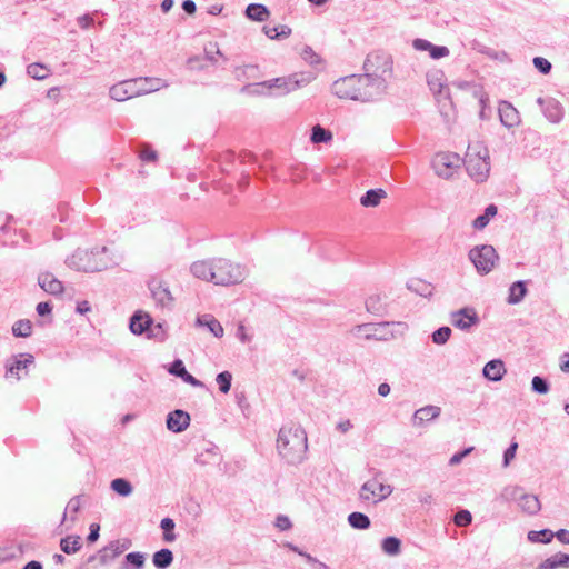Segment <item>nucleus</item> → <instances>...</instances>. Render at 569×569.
<instances>
[{"mask_svg":"<svg viewBox=\"0 0 569 569\" xmlns=\"http://www.w3.org/2000/svg\"><path fill=\"white\" fill-rule=\"evenodd\" d=\"M190 271L196 278L217 286L240 283L248 274L244 266L224 258L196 261L191 264Z\"/></svg>","mask_w":569,"mask_h":569,"instance_id":"obj_1","label":"nucleus"},{"mask_svg":"<svg viewBox=\"0 0 569 569\" xmlns=\"http://www.w3.org/2000/svg\"><path fill=\"white\" fill-rule=\"evenodd\" d=\"M332 92L340 99L367 102L382 96L383 86L382 82L370 84V78L363 74H351L335 81Z\"/></svg>","mask_w":569,"mask_h":569,"instance_id":"obj_2","label":"nucleus"},{"mask_svg":"<svg viewBox=\"0 0 569 569\" xmlns=\"http://www.w3.org/2000/svg\"><path fill=\"white\" fill-rule=\"evenodd\" d=\"M279 455L289 463L302 461L307 451V435L300 427L283 426L277 439Z\"/></svg>","mask_w":569,"mask_h":569,"instance_id":"obj_3","label":"nucleus"},{"mask_svg":"<svg viewBox=\"0 0 569 569\" xmlns=\"http://www.w3.org/2000/svg\"><path fill=\"white\" fill-rule=\"evenodd\" d=\"M463 163L468 176L476 182L488 180L491 169L489 150L482 141L476 140L468 144Z\"/></svg>","mask_w":569,"mask_h":569,"instance_id":"obj_4","label":"nucleus"},{"mask_svg":"<svg viewBox=\"0 0 569 569\" xmlns=\"http://www.w3.org/2000/svg\"><path fill=\"white\" fill-rule=\"evenodd\" d=\"M392 57L385 51L370 52L363 62V76L370 78V84L382 82L383 93L388 87V80L393 72Z\"/></svg>","mask_w":569,"mask_h":569,"instance_id":"obj_5","label":"nucleus"},{"mask_svg":"<svg viewBox=\"0 0 569 569\" xmlns=\"http://www.w3.org/2000/svg\"><path fill=\"white\" fill-rule=\"evenodd\" d=\"M116 262L108 256L106 247L96 250H77L69 258V266L83 272H97L104 270Z\"/></svg>","mask_w":569,"mask_h":569,"instance_id":"obj_6","label":"nucleus"},{"mask_svg":"<svg viewBox=\"0 0 569 569\" xmlns=\"http://www.w3.org/2000/svg\"><path fill=\"white\" fill-rule=\"evenodd\" d=\"M315 74L311 72H296L287 77H279L271 80L262 81L267 90H278L279 94H288L302 87L309 84L313 79Z\"/></svg>","mask_w":569,"mask_h":569,"instance_id":"obj_7","label":"nucleus"},{"mask_svg":"<svg viewBox=\"0 0 569 569\" xmlns=\"http://www.w3.org/2000/svg\"><path fill=\"white\" fill-rule=\"evenodd\" d=\"M461 158L455 152H438L431 161L435 173L442 179H450L460 168Z\"/></svg>","mask_w":569,"mask_h":569,"instance_id":"obj_8","label":"nucleus"},{"mask_svg":"<svg viewBox=\"0 0 569 569\" xmlns=\"http://www.w3.org/2000/svg\"><path fill=\"white\" fill-rule=\"evenodd\" d=\"M469 258L479 273L487 274L495 267L498 254L492 246L483 244L471 249Z\"/></svg>","mask_w":569,"mask_h":569,"instance_id":"obj_9","label":"nucleus"},{"mask_svg":"<svg viewBox=\"0 0 569 569\" xmlns=\"http://www.w3.org/2000/svg\"><path fill=\"white\" fill-rule=\"evenodd\" d=\"M502 496L506 499L519 500V507L523 512L528 515H536L541 509L538 497L535 495L525 493L522 488L518 486L505 488Z\"/></svg>","mask_w":569,"mask_h":569,"instance_id":"obj_10","label":"nucleus"},{"mask_svg":"<svg viewBox=\"0 0 569 569\" xmlns=\"http://www.w3.org/2000/svg\"><path fill=\"white\" fill-rule=\"evenodd\" d=\"M392 491L393 489L390 485H386L375 477L361 486L359 497L362 501H372L373 503H377L387 499Z\"/></svg>","mask_w":569,"mask_h":569,"instance_id":"obj_11","label":"nucleus"},{"mask_svg":"<svg viewBox=\"0 0 569 569\" xmlns=\"http://www.w3.org/2000/svg\"><path fill=\"white\" fill-rule=\"evenodd\" d=\"M133 83H136V94L137 97H141L151 92H156L162 88H167L168 83L166 80L157 77H139L133 78Z\"/></svg>","mask_w":569,"mask_h":569,"instance_id":"obj_12","label":"nucleus"},{"mask_svg":"<svg viewBox=\"0 0 569 569\" xmlns=\"http://www.w3.org/2000/svg\"><path fill=\"white\" fill-rule=\"evenodd\" d=\"M134 87L133 79L119 81L110 87L109 96L118 102L127 101L137 97Z\"/></svg>","mask_w":569,"mask_h":569,"instance_id":"obj_13","label":"nucleus"},{"mask_svg":"<svg viewBox=\"0 0 569 569\" xmlns=\"http://www.w3.org/2000/svg\"><path fill=\"white\" fill-rule=\"evenodd\" d=\"M478 322V315L472 308H462L451 313V323L461 330H467Z\"/></svg>","mask_w":569,"mask_h":569,"instance_id":"obj_14","label":"nucleus"},{"mask_svg":"<svg viewBox=\"0 0 569 569\" xmlns=\"http://www.w3.org/2000/svg\"><path fill=\"white\" fill-rule=\"evenodd\" d=\"M149 288L152 298L159 306L164 308L170 307L172 305L173 297L171 295V291L169 290V287L163 281L153 279L150 281Z\"/></svg>","mask_w":569,"mask_h":569,"instance_id":"obj_15","label":"nucleus"},{"mask_svg":"<svg viewBox=\"0 0 569 569\" xmlns=\"http://www.w3.org/2000/svg\"><path fill=\"white\" fill-rule=\"evenodd\" d=\"M190 425V416L183 410H174L167 417V428L173 432H181Z\"/></svg>","mask_w":569,"mask_h":569,"instance_id":"obj_16","label":"nucleus"},{"mask_svg":"<svg viewBox=\"0 0 569 569\" xmlns=\"http://www.w3.org/2000/svg\"><path fill=\"white\" fill-rule=\"evenodd\" d=\"M498 110L500 121L505 127L513 128L520 123L519 113L510 102L501 101Z\"/></svg>","mask_w":569,"mask_h":569,"instance_id":"obj_17","label":"nucleus"},{"mask_svg":"<svg viewBox=\"0 0 569 569\" xmlns=\"http://www.w3.org/2000/svg\"><path fill=\"white\" fill-rule=\"evenodd\" d=\"M507 369L505 363L500 359L490 360L482 369V373L486 379L490 381H500L506 375Z\"/></svg>","mask_w":569,"mask_h":569,"instance_id":"obj_18","label":"nucleus"},{"mask_svg":"<svg viewBox=\"0 0 569 569\" xmlns=\"http://www.w3.org/2000/svg\"><path fill=\"white\" fill-rule=\"evenodd\" d=\"M427 82L430 88V90L433 92V94L440 100L441 98H448L449 93L448 90L443 92L446 89L443 73L440 71H436L433 73L428 74Z\"/></svg>","mask_w":569,"mask_h":569,"instance_id":"obj_19","label":"nucleus"},{"mask_svg":"<svg viewBox=\"0 0 569 569\" xmlns=\"http://www.w3.org/2000/svg\"><path fill=\"white\" fill-rule=\"evenodd\" d=\"M169 372L173 376L180 377L184 382L190 383L193 387L203 386V383L200 380L196 379L186 370L184 365L180 359H177L171 363Z\"/></svg>","mask_w":569,"mask_h":569,"instance_id":"obj_20","label":"nucleus"},{"mask_svg":"<svg viewBox=\"0 0 569 569\" xmlns=\"http://www.w3.org/2000/svg\"><path fill=\"white\" fill-rule=\"evenodd\" d=\"M39 286L51 295H59L63 291V284L51 273H41L38 278Z\"/></svg>","mask_w":569,"mask_h":569,"instance_id":"obj_21","label":"nucleus"},{"mask_svg":"<svg viewBox=\"0 0 569 569\" xmlns=\"http://www.w3.org/2000/svg\"><path fill=\"white\" fill-rule=\"evenodd\" d=\"M569 568V555L557 552L538 565V569Z\"/></svg>","mask_w":569,"mask_h":569,"instance_id":"obj_22","label":"nucleus"},{"mask_svg":"<svg viewBox=\"0 0 569 569\" xmlns=\"http://www.w3.org/2000/svg\"><path fill=\"white\" fill-rule=\"evenodd\" d=\"M196 325L198 327H207L208 330L217 338H221L223 336V327L211 315H203L198 317L196 320Z\"/></svg>","mask_w":569,"mask_h":569,"instance_id":"obj_23","label":"nucleus"},{"mask_svg":"<svg viewBox=\"0 0 569 569\" xmlns=\"http://www.w3.org/2000/svg\"><path fill=\"white\" fill-rule=\"evenodd\" d=\"M19 357L23 359L16 358L12 365L7 366V377L14 376L17 379H20L19 371L27 369L29 365L33 363V356L30 353H21Z\"/></svg>","mask_w":569,"mask_h":569,"instance_id":"obj_24","label":"nucleus"},{"mask_svg":"<svg viewBox=\"0 0 569 569\" xmlns=\"http://www.w3.org/2000/svg\"><path fill=\"white\" fill-rule=\"evenodd\" d=\"M387 197L383 189H370L361 198L360 203L366 208H375Z\"/></svg>","mask_w":569,"mask_h":569,"instance_id":"obj_25","label":"nucleus"},{"mask_svg":"<svg viewBox=\"0 0 569 569\" xmlns=\"http://www.w3.org/2000/svg\"><path fill=\"white\" fill-rule=\"evenodd\" d=\"M440 408L437 406H426L415 412L413 421L416 425H422L426 421L436 419L440 415Z\"/></svg>","mask_w":569,"mask_h":569,"instance_id":"obj_26","label":"nucleus"},{"mask_svg":"<svg viewBox=\"0 0 569 569\" xmlns=\"http://www.w3.org/2000/svg\"><path fill=\"white\" fill-rule=\"evenodd\" d=\"M246 14L249 19L253 21L262 22L269 18L270 12L263 4L251 3L247 7Z\"/></svg>","mask_w":569,"mask_h":569,"instance_id":"obj_27","label":"nucleus"},{"mask_svg":"<svg viewBox=\"0 0 569 569\" xmlns=\"http://www.w3.org/2000/svg\"><path fill=\"white\" fill-rule=\"evenodd\" d=\"M151 323V319L148 315H141L137 312L133 315L130 321V330L134 335H141L144 332Z\"/></svg>","mask_w":569,"mask_h":569,"instance_id":"obj_28","label":"nucleus"},{"mask_svg":"<svg viewBox=\"0 0 569 569\" xmlns=\"http://www.w3.org/2000/svg\"><path fill=\"white\" fill-rule=\"evenodd\" d=\"M124 550V546H120L119 541H113L99 552L100 561L106 563L120 556Z\"/></svg>","mask_w":569,"mask_h":569,"instance_id":"obj_29","label":"nucleus"},{"mask_svg":"<svg viewBox=\"0 0 569 569\" xmlns=\"http://www.w3.org/2000/svg\"><path fill=\"white\" fill-rule=\"evenodd\" d=\"M173 561V555L172 551L169 549H161L157 552H154L152 557V562L154 567L158 569H166L168 568Z\"/></svg>","mask_w":569,"mask_h":569,"instance_id":"obj_30","label":"nucleus"},{"mask_svg":"<svg viewBox=\"0 0 569 569\" xmlns=\"http://www.w3.org/2000/svg\"><path fill=\"white\" fill-rule=\"evenodd\" d=\"M527 293V288L523 281H516L509 289L508 302L511 305L519 303Z\"/></svg>","mask_w":569,"mask_h":569,"instance_id":"obj_31","label":"nucleus"},{"mask_svg":"<svg viewBox=\"0 0 569 569\" xmlns=\"http://www.w3.org/2000/svg\"><path fill=\"white\" fill-rule=\"evenodd\" d=\"M82 546L80 536H68L60 541L61 550L68 555L76 553Z\"/></svg>","mask_w":569,"mask_h":569,"instance_id":"obj_32","label":"nucleus"},{"mask_svg":"<svg viewBox=\"0 0 569 569\" xmlns=\"http://www.w3.org/2000/svg\"><path fill=\"white\" fill-rule=\"evenodd\" d=\"M349 525L355 529H368L370 527V519L362 512H352L348 516Z\"/></svg>","mask_w":569,"mask_h":569,"instance_id":"obj_33","label":"nucleus"},{"mask_svg":"<svg viewBox=\"0 0 569 569\" xmlns=\"http://www.w3.org/2000/svg\"><path fill=\"white\" fill-rule=\"evenodd\" d=\"M110 487L114 492L122 497H128L133 491L131 483L123 478L113 479L110 483Z\"/></svg>","mask_w":569,"mask_h":569,"instance_id":"obj_34","label":"nucleus"},{"mask_svg":"<svg viewBox=\"0 0 569 569\" xmlns=\"http://www.w3.org/2000/svg\"><path fill=\"white\" fill-rule=\"evenodd\" d=\"M497 214V207L495 204H489L486 210H485V213L479 216L478 218L475 219L473 221V227L476 229H483L490 221V219L492 217H495Z\"/></svg>","mask_w":569,"mask_h":569,"instance_id":"obj_35","label":"nucleus"},{"mask_svg":"<svg viewBox=\"0 0 569 569\" xmlns=\"http://www.w3.org/2000/svg\"><path fill=\"white\" fill-rule=\"evenodd\" d=\"M12 333L16 337L27 338L32 333V323L29 320H18L12 326Z\"/></svg>","mask_w":569,"mask_h":569,"instance_id":"obj_36","label":"nucleus"},{"mask_svg":"<svg viewBox=\"0 0 569 569\" xmlns=\"http://www.w3.org/2000/svg\"><path fill=\"white\" fill-rule=\"evenodd\" d=\"M266 36L270 39L287 38L291 33V29L288 26L281 24L278 27H263Z\"/></svg>","mask_w":569,"mask_h":569,"instance_id":"obj_37","label":"nucleus"},{"mask_svg":"<svg viewBox=\"0 0 569 569\" xmlns=\"http://www.w3.org/2000/svg\"><path fill=\"white\" fill-rule=\"evenodd\" d=\"M401 541L396 537H387L382 540V550L389 556H396L400 552Z\"/></svg>","mask_w":569,"mask_h":569,"instance_id":"obj_38","label":"nucleus"},{"mask_svg":"<svg viewBox=\"0 0 569 569\" xmlns=\"http://www.w3.org/2000/svg\"><path fill=\"white\" fill-rule=\"evenodd\" d=\"M393 325L396 323L380 322L372 328V331L367 333V338L388 339V336L391 335L390 332H388V328Z\"/></svg>","mask_w":569,"mask_h":569,"instance_id":"obj_39","label":"nucleus"},{"mask_svg":"<svg viewBox=\"0 0 569 569\" xmlns=\"http://www.w3.org/2000/svg\"><path fill=\"white\" fill-rule=\"evenodd\" d=\"M332 139V133L325 128H322L320 124H316L312 128L311 132V141L313 143H321V142H329Z\"/></svg>","mask_w":569,"mask_h":569,"instance_id":"obj_40","label":"nucleus"},{"mask_svg":"<svg viewBox=\"0 0 569 569\" xmlns=\"http://www.w3.org/2000/svg\"><path fill=\"white\" fill-rule=\"evenodd\" d=\"M27 73L36 80H43L49 76V70L41 63H31L27 67Z\"/></svg>","mask_w":569,"mask_h":569,"instance_id":"obj_41","label":"nucleus"},{"mask_svg":"<svg viewBox=\"0 0 569 569\" xmlns=\"http://www.w3.org/2000/svg\"><path fill=\"white\" fill-rule=\"evenodd\" d=\"M259 69L258 66L247 64L236 69V78L238 80L256 78Z\"/></svg>","mask_w":569,"mask_h":569,"instance_id":"obj_42","label":"nucleus"},{"mask_svg":"<svg viewBox=\"0 0 569 569\" xmlns=\"http://www.w3.org/2000/svg\"><path fill=\"white\" fill-rule=\"evenodd\" d=\"M562 109L557 101H553L547 107L546 116L549 121L558 123L562 119Z\"/></svg>","mask_w":569,"mask_h":569,"instance_id":"obj_43","label":"nucleus"},{"mask_svg":"<svg viewBox=\"0 0 569 569\" xmlns=\"http://www.w3.org/2000/svg\"><path fill=\"white\" fill-rule=\"evenodd\" d=\"M161 529L163 530V540L167 542H172L176 540V535L172 532L174 529V522L170 518H163L160 523Z\"/></svg>","mask_w":569,"mask_h":569,"instance_id":"obj_44","label":"nucleus"},{"mask_svg":"<svg viewBox=\"0 0 569 569\" xmlns=\"http://www.w3.org/2000/svg\"><path fill=\"white\" fill-rule=\"evenodd\" d=\"M301 58L310 66L316 67L322 62L320 56L312 50L311 47L306 46L301 51Z\"/></svg>","mask_w":569,"mask_h":569,"instance_id":"obj_45","label":"nucleus"},{"mask_svg":"<svg viewBox=\"0 0 569 569\" xmlns=\"http://www.w3.org/2000/svg\"><path fill=\"white\" fill-rule=\"evenodd\" d=\"M244 93L251 94V96H270L271 90H267L266 86L262 84V82L253 83V84H247L241 90Z\"/></svg>","mask_w":569,"mask_h":569,"instance_id":"obj_46","label":"nucleus"},{"mask_svg":"<svg viewBox=\"0 0 569 569\" xmlns=\"http://www.w3.org/2000/svg\"><path fill=\"white\" fill-rule=\"evenodd\" d=\"M231 380H232V375L229 371L220 372L217 376L216 381L219 385V390L222 393L229 392V390L231 388Z\"/></svg>","mask_w":569,"mask_h":569,"instance_id":"obj_47","label":"nucleus"},{"mask_svg":"<svg viewBox=\"0 0 569 569\" xmlns=\"http://www.w3.org/2000/svg\"><path fill=\"white\" fill-rule=\"evenodd\" d=\"M451 336V329L449 327H441L432 333V341L436 345H445Z\"/></svg>","mask_w":569,"mask_h":569,"instance_id":"obj_48","label":"nucleus"},{"mask_svg":"<svg viewBox=\"0 0 569 569\" xmlns=\"http://www.w3.org/2000/svg\"><path fill=\"white\" fill-rule=\"evenodd\" d=\"M408 288L423 297L431 295L430 284H428L421 280H416V281L411 282L410 284H408Z\"/></svg>","mask_w":569,"mask_h":569,"instance_id":"obj_49","label":"nucleus"},{"mask_svg":"<svg viewBox=\"0 0 569 569\" xmlns=\"http://www.w3.org/2000/svg\"><path fill=\"white\" fill-rule=\"evenodd\" d=\"M531 385H532V390L537 393L545 395L549 391L548 382L539 376H535L532 378Z\"/></svg>","mask_w":569,"mask_h":569,"instance_id":"obj_50","label":"nucleus"},{"mask_svg":"<svg viewBox=\"0 0 569 569\" xmlns=\"http://www.w3.org/2000/svg\"><path fill=\"white\" fill-rule=\"evenodd\" d=\"M126 561L136 567V569H142L144 565V555L141 552H130L126 556Z\"/></svg>","mask_w":569,"mask_h":569,"instance_id":"obj_51","label":"nucleus"},{"mask_svg":"<svg viewBox=\"0 0 569 569\" xmlns=\"http://www.w3.org/2000/svg\"><path fill=\"white\" fill-rule=\"evenodd\" d=\"M472 520L471 513L468 510H460L455 516V523L459 527L468 526Z\"/></svg>","mask_w":569,"mask_h":569,"instance_id":"obj_52","label":"nucleus"},{"mask_svg":"<svg viewBox=\"0 0 569 569\" xmlns=\"http://www.w3.org/2000/svg\"><path fill=\"white\" fill-rule=\"evenodd\" d=\"M533 64L543 74L549 73L551 70V63L542 57H536L533 59Z\"/></svg>","mask_w":569,"mask_h":569,"instance_id":"obj_53","label":"nucleus"},{"mask_svg":"<svg viewBox=\"0 0 569 569\" xmlns=\"http://www.w3.org/2000/svg\"><path fill=\"white\" fill-rule=\"evenodd\" d=\"M517 449H518V443L517 442H512L509 446V448L505 451V455H503V467H508L509 466V463L511 462V460L516 456Z\"/></svg>","mask_w":569,"mask_h":569,"instance_id":"obj_54","label":"nucleus"},{"mask_svg":"<svg viewBox=\"0 0 569 569\" xmlns=\"http://www.w3.org/2000/svg\"><path fill=\"white\" fill-rule=\"evenodd\" d=\"M449 56V49L445 46H432L431 48V51H430V57L432 59H440V58H443V57H447Z\"/></svg>","mask_w":569,"mask_h":569,"instance_id":"obj_55","label":"nucleus"},{"mask_svg":"<svg viewBox=\"0 0 569 569\" xmlns=\"http://www.w3.org/2000/svg\"><path fill=\"white\" fill-rule=\"evenodd\" d=\"M274 525L281 531L289 530L292 527V523H291L290 519L287 516H283V515H279L276 518V523Z\"/></svg>","mask_w":569,"mask_h":569,"instance_id":"obj_56","label":"nucleus"},{"mask_svg":"<svg viewBox=\"0 0 569 569\" xmlns=\"http://www.w3.org/2000/svg\"><path fill=\"white\" fill-rule=\"evenodd\" d=\"M470 91H471V94L473 98L478 99V100H483L486 99V91L483 90V88L479 84H469L467 83L466 84Z\"/></svg>","mask_w":569,"mask_h":569,"instance_id":"obj_57","label":"nucleus"},{"mask_svg":"<svg viewBox=\"0 0 569 569\" xmlns=\"http://www.w3.org/2000/svg\"><path fill=\"white\" fill-rule=\"evenodd\" d=\"M412 46L416 50L430 52L433 44L425 39H416Z\"/></svg>","mask_w":569,"mask_h":569,"instance_id":"obj_58","label":"nucleus"},{"mask_svg":"<svg viewBox=\"0 0 569 569\" xmlns=\"http://www.w3.org/2000/svg\"><path fill=\"white\" fill-rule=\"evenodd\" d=\"M378 302H379V297H376V296H372V297H369L366 301V308L369 312H378L379 311V308H378Z\"/></svg>","mask_w":569,"mask_h":569,"instance_id":"obj_59","label":"nucleus"},{"mask_svg":"<svg viewBox=\"0 0 569 569\" xmlns=\"http://www.w3.org/2000/svg\"><path fill=\"white\" fill-rule=\"evenodd\" d=\"M473 450L472 447L470 448H467L465 449L463 451L461 452H458L456 455H453L451 458H450V465H457L459 463L463 457H466L467 455H469L471 451Z\"/></svg>","mask_w":569,"mask_h":569,"instance_id":"obj_60","label":"nucleus"},{"mask_svg":"<svg viewBox=\"0 0 569 569\" xmlns=\"http://www.w3.org/2000/svg\"><path fill=\"white\" fill-rule=\"evenodd\" d=\"M93 23V18L90 14H83L78 18V24L82 29H88Z\"/></svg>","mask_w":569,"mask_h":569,"instance_id":"obj_61","label":"nucleus"},{"mask_svg":"<svg viewBox=\"0 0 569 569\" xmlns=\"http://www.w3.org/2000/svg\"><path fill=\"white\" fill-rule=\"evenodd\" d=\"M99 531H100V527H99V525H97V523H92V525L90 526V533H89V536H88V538H87V539H88V541H89V542H94L96 540H98V538H99Z\"/></svg>","mask_w":569,"mask_h":569,"instance_id":"obj_62","label":"nucleus"},{"mask_svg":"<svg viewBox=\"0 0 569 569\" xmlns=\"http://www.w3.org/2000/svg\"><path fill=\"white\" fill-rule=\"evenodd\" d=\"M52 308L49 302H39L37 306V312L39 316H46L51 312Z\"/></svg>","mask_w":569,"mask_h":569,"instance_id":"obj_63","label":"nucleus"},{"mask_svg":"<svg viewBox=\"0 0 569 569\" xmlns=\"http://www.w3.org/2000/svg\"><path fill=\"white\" fill-rule=\"evenodd\" d=\"M555 536L557 537V539L561 542V543H565V545H568L569 543V530H566V529H560L558 530Z\"/></svg>","mask_w":569,"mask_h":569,"instance_id":"obj_64","label":"nucleus"}]
</instances>
